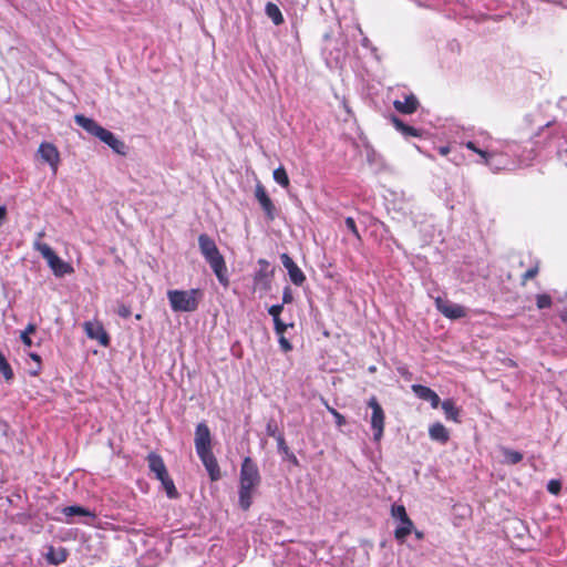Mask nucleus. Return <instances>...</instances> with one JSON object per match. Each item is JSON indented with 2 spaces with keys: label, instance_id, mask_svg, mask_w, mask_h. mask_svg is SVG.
<instances>
[{
  "label": "nucleus",
  "instance_id": "c9c22d12",
  "mask_svg": "<svg viewBox=\"0 0 567 567\" xmlns=\"http://www.w3.org/2000/svg\"><path fill=\"white\" fill-rule=\"evenodd\" d=\"M284 310V305H272L269 309H268V312L269 315L272 317L274 320L276 319H279L280 318V315Z\"/></svg>",
  "mask_w": 567,
  "mask_h": 567
},
{
  "label": "nucleus",
  "instance_id": "2eb2a0df",
  "mask_svg": "<svg viewBox=\"0 0 567 567\" xmlns=\"http://www.w3.org/2000/svg\"><path fill=\"white\" fill-rule=\"evenodd\" d=\"M198 457L203 462L206 471L208 472L210 481H218L221 477V473L213 451L199 454Z\"/></svg>",
  "mask_w": 567,
  "mask_h": 567
},
{
  "label": "nucleus",
  "instance_id": "473e14b6",
  "mask_svg": "<svg viewBox=\"0 0 567 567\" xmlns=\"http://www.w3.org/2000/svg\"><path fill=\"white\" fill-rule=\"evenodd\" d=\"M547 491L553 495H558L561 491V482L559 480H550L547 484Z\"/></svg>",
  "mask_w": 567,
  "mask_h": 567
},
{
  "label": "nucleus",
  "instance_id": "de8ad7c7",
  "mask_svg": "<svg viewBox=\"0 0 567 567\" xmlns=\"http://www.w3.org/2000/svg\"><path fill=\"white\" fill-rule=\"evenodd\" d=\"M322 402L327 410L333 415V417L339 413L334 408L330 406L324 399H322Z\"/></svg>",
  "mask_w": 567,
  "mask_h": 567
},
{
  "label": "nucleus",
  "instance_id": "aec40b11",
  "mask_svg": "<svg viewBox=\"0 0 567 567\" xmlns=\"http://www.w3.org/2000/svg\"><path fill=\"white\" fill-rule=\"evenodd\" d=\"M441 404L442 410L444 411L445 417L455 423H460L461 409L455 405V402L452 399L444 400Z\"/></svg>",
  "mask_w": 567,
  "mask_h": 567
},
{
  "label": "nucleus",
  "instance_id": "864d4df0",
  "mask_svg": "<svg viewBox=\"0 0 567 567\" xmlns=\"http://www.w3.org/2000/svg\"><path fill=\"white\" fill-rule=\"evenodd\" d=\"M447 153H449V148L447 147L441 148V154L445 155Z\"/></svg>",
  "mask_w": 567,
  "mask_h": 567
},
{
  "label": "nucleus",
  "instance_id": "37998d69",
  "mask_svg": "<svg viewBox=\"0 0 567 567\" xmlns=\"http://www.w3.org/2000/svg\"><path fill=\"white\" fill-rule=\"evenodd\" d=\"M21 341L24 346L27 347H31L32 346V340L30 338V336H27V333H21Z\"/></svg>",
  "mask_w": 567,
  "mask_h": 567
},
{
  "label": "nucleus",
  "instance_id": "7c9ffc66",
  "mask_svg": "<svg viewBox=\"0 0 567 567\" xmlns=\"http://www.w3.org/2000/svg\"><path fill=\"white\" fill-rule=\"evenodd\" d=\"M266 433L268 436H271L274 439H277L278 436L282 435L281 432H279L278 425L275 420H269L266 425Z\"/></svg>",
  "mask_w": 567,
  "mask_h": 567
},
{
  "label": "nucleus",
  "instance_id": "4be33fe9",
  "mask_svg": "<svg viewBox=\"0 0 567 567\" xmlns=\"http://www.w3.org/2000/svg\"><path fill=\"white\" fill-rule=\"evenodd\" d=\"M501 452L504 456L503 462L507 465H516L523 460V454L518 451L508 447H501Z\"/></svg>",
  "mask_w": 567,
  "mask_h": 567
},
{
  "label": "nucleus",
  "instance_id": "f3484780",
  "mask_svg": "<svg viewBox=\"0 0 567 567\" xmlns=\"http://www.w3.org/2000/svg\"><path fill=\"white\" fill-rule=\"evenodd\" d=\"M147 462H148V467H150L151 472H153L155 474L157 480H161L165 475L168 474L166 465H165L162 456L158 455L157 453H154V452L150 453L147 455Z\"/></svg>",
  "mask_w": 567,
  "mask_h": 567
},
{
  "label": "nucleus",
  "instance_id": "603ef678",
  "mask_svg": "<svg viewBox=\"0 0 567 567\" xmlns=\"http://www.w3.org/2000/svg\"><path fill=\"white\" fill-rule=\"evenodd\" d=\"M414 535L417 539H423L424 537V534L423 532H420V530H414Z\"/></svg>",
  "mask_w": 567,
  "mask_h": 567
},
{
  "label": "nucleus",
  "instance_id": "6ab92c4d",
  "mask_svg": "<svg viewBox=\"0 0 567 567\" xmlns=\"http://www.w3.org/2000/svg\"><path fill=\"white\" fill-rule=\"evenodd\" d=\"M391 122H392L393 126L404 136H413V137L422 136L421 130H417L413 126L405 124L401 118H399L395 115H393L391 117Z\"/></svg>",
  "mask_w": 567,
  "mask_h": 567
},
{
  "label": "nucleus",
  "instance_id": "79ce46f5",
  "mask_svg": "<svg viewBox=\"0 0 567 567\" xmlns=\"http://www.w3.org/2000/svg\"><path fill=\"white\" fill-rule=\"evenodd\" d=\"M334 420H336V424L341 427L343 425L347 424V420L346 417L341 414V413H338L336 416H334Z\"/></svg>",
  "mask_w": 567,
  "mask_h": 567
},
{
  "label": "nucleus",
  "instance_id": "4c0bfd02",
  "mask_svg": "<svg viewBox=\"0 0 567 567\" xmlns=\"http://www.w3.org/2000/svg\"><path fill=\"white\" fill-rule=\"evenodd\" d=\"M293 301V296L290 287H285L282 291V305H288Z\"/></svg>",
  "mask_w": 567,
  "mask_h": 567
},
{
  "label": "nucleus",
  "instance_id": "dca6fc26",
  "mask_svg": "<svg viewBox=\"0 0 567 567\" xmlns=\"http://www.w3.org/2000/svg\"><path fill=\"white\" fill-rule=\"evenodd\" d=\"M411 389L419 399L430 402L433 409L439 408L441 403L440 396L431 388L422 384H413Z\"/></svg>",
  "mask_w": 567,
  "mask_h": 567
},
{
  "label": "nucleus",
  "instance_id": "58836bf2",
  "mask_svg": "<svg viewBox=\"0 0 567 567\" xmlns=\"http://www.w3.org/2000/svg\"><path fill=\"white\" fill-rule=\"evenodd\" d=\"M117 315L122 318H128L131 316V307L126 305H120L117 308Z\"/></svg>",
  "mask_w": 567,
  "mask_h": 567
},
{
  "label": "nucleus",
  "instance_id": "cd10ccee",
  "mask_svg": "<svg viewBox=\"0 0 567 567\" xmlns=\"http://www.w3.org/2000/svg\"><path fill=\"white\" fill-rule=\"evenodd\" d=\"M289 279L295 286H302L307 278L303 271L297 266L289 274Z\"/></svg>",
  "mask_w": 567,
  "mask_h": 567
},
{
  "label": "nucleus",
  "instance_id": "39448f33",
  "mask_svg": "<svg viewBox=\"0 0 567 567\" xmlns=\"http://www.w3.org/2000/svg\"><path fill=\"white\" fill-rule=\"evenodd\" d=\"M33 247L47 260L56 277H63L74 271L73 267L63 261L48 244L35 240Z\"/></svg>",
  "mask_w": 567,
  "mask_h": 567
},
{
  "label": "nucleus",
  "instance_id": "ddd939ff",
  "mask_svg": "<svg viewBox=\"0 0 567 567\" xmlns=\"http://www.w3.org/2000/svg\"><path fill=\"white\" fill-rule=\"evenodd\" d=\"M38 152L41 158L51 166L53 173H56L60 163V154L55 145L43 142L40 144Z\"/></svg>",
  "mask_w": 567,
  "mask_h": 567
},
{
  "label": "nucleus",
  "instance_id": "6e6552de",
  "mask_svg": "<svg viewBox=\"0 0 567 567\" xmlns=\"http://www.w3.org/2000/svg\"><path fill=\"white\" fill-rule=\"evenodd\" d=\"M259 269L254 275V290L268 291L271 287L274 270L269 269V262L266 259L258 260Z\"/></svg>",
  "mask_w": 567,
  "mask_h": 567
},
{
  "label": "nucleus",
  "instance_id": "3c124183",
  "mask_svg": "<svg viewBox=\"0 0 567 567\" xmlns=\"http://www.w3.org/2000/svg\"><path fill=\"white\" fill-rule=\"evenodd\" d=\"M30 358L38 363V368L40 369L41 365V357L37 353H30Z\"/></svg>",
  "mask_w": 567,
  "mask_h": 567
},
{
  "label": "nucleus",
  "instance_id": "ea45409f",
  "mask_svg": "<svg viewBox=\"0 0 567 567\" xmlns=\"http://www.w3.org/2000/svg\"><path fill=\"white\" fill-rule=\"evenodd\" d=\"M279 343H280L281 349L286 352H288L292 349L291 343L284 336H279Z\"/></svg>",
  "mask_w": 567,
  "mask_h": 567
},
{
  "label": "nucleus",
  "instance_id": "49530a36",
  "mask_svg": "<svg viewBox=\"0 0 567 567\" xmlns=\"http://www.w3.org/2000/svg\"><path fill=\"white\" fill-rule=\"evenodd\" d=\"M322 402L327 410L333 415V417L339 413L334 408L330 406L324 399H322Z\"/></svg>",
  "mask_w": 567,
  "mask_h": 567
},
{
  "label": "nucleus",
  "instance_id": "423d86ee",
  "mask_svg": "<svg viewBox=\"0 0 567 567\" xmlns=\"http://www.w3.org/2000/svg\"><path fill=\"white\" fill-rule=\"evenodd\" d=\"M391 516L400 522V525L394 529V537L398 542L403 543L414 530V523L409 517L406 509L402 504H393L391 506Z\"/></svg>",
  "mask_w": 567,
  "mask_h": 567
},
{
  "label": "nucleus",
  "instance_id": "20e7f679",
  "mask_svg": "<svg viewBox=\"0 0 567 567\" xmlns=\"http://www.w3.org/2000/svg\"><path fill=\"white\" fill-rule=\"evenodd\" d=\"M204 297L199 288L189 290L172 289L167 291V299L174 312H194Z\"/></svg>",
  "mask_w": 567,
  "mask_h": 567
},
{
  "label": "nucleus",
  "instance_id": "a18cd8bd",
  "mask_svg": "<svg viewBox=\"0 0 567 567\" xmlns=\"http://www.w3.org/2000/svg\"><path fill=\"white\" fill-rule=\"evenodd\" d=\"M37 330L35 326L33 323H29L24 331H22V333H27V336H30L31 333H34Z\"/></svg>",
  "mask_w": 567,
  "mask_h": 567
},
{
  "label": "nucleus",
  "instance_id": "393cba45",
  "mask_svg": "<svg viewBox=\"0 0 567 567\" xmlns=\"http://www.w3.org/2000/svg\"><path fill=\"white\" fill-rule=\"evenodd\" d=\"M167 496L169 498H177L178 497V492L175 487V484L173 482V480L171 478L169 474L165 475L163 478L159 480Z\"/></svg>",
  "mask_w": 567,
  "mask_h": 567
},
{
  "label": "nucleus",
  "instance_id": "a878e982",
  "mask_svg": "<svg viewBox=\"0 0 567 567\" xmlns=\"http://www.w3.org/2000/svg\"><path fill=\"white\" fill-rule=\"evenodd\" d=\"M274 179L284 188H288L290 185V181L287 174V171L284 166H279L274 171Z\"/></svg>",
  "mask_w": 567,
  "mask_h": 567
},
{
  "label": "nucleus",
  "instance_id": "f03ea898",
  "mask_svg": "<svg viewBox=\"0 0 567 567\" xmlns=\"http://www.w3.org/2000/svg\"><path fill=\"white\" fill-rule=\"evenodd\" d=\"M198 246L202 255L210 266L219 284L224 287H228L229 278L226 261L214 239L207 234H200L198 237Z\"/></svg>",
  "mask_w": 567,
  "mask_h": 567
},
{
  "label": "nucleus",
  "instance_id": "1a4fd4ad",
  "mask_svg": "<svg viewBox=\"0 0 567 567\" xmlns=\"http://www.w3.org/2000/svg\"><path fill=\"white\" fill-rule=\"evenodd\" d=\"M436 309L445 317L452 320L466 317L467 310L465 307L453 303L450 300L437 297L435 299Z\"/></svg>",
  "mask_w": 567,
  "mask_h": 567
},
{
  "label": "nucleus",
  "instance_id": "4468645a",
  "mask_svg": "<svg viewBox=\"0 0 567 567\" xmlns=\"http://www.w3.org/2000/svg\"><path fill=\"white\" fill-rule=\"evenodd\" d=\"M420 106V102L417 97L413 94H406L404 95V100H394L393 101V107L396 112L404 114V115H411L417 111Z\"/></svg>",
  "mask_w": 567,
  "mask_h": 567
},
{
  "label": "nucleus",
  "instance_id": "72a5a7b5",
  "mask_svg": "<svg viewBox=\"0 0 567 567\" xmlns=\"http://www.w3.org/2000/svg\"><path fill=\"white\" fill-rule=\"evenodd\" d=\"M346 226L358 239H361L355 220L352 217L346 218Z\"/></svg>",
  "mask_w": 567,
  "mask_h": 567
},
{
  "label": "nucleus",
  "instance_id": "412c9836",
  "mask_svg": "<svg viewBox=\"0 0 567 567\" xmlns=\"http://www.w3.org/2000/svg\"><path fill=\"white\" fill-rule=\"evenodd\" d=\"M265 12L275 25H280L285 22L284 16L277 4L268 2L265 7Z\"/></svg>",
  "mask_w": 567,
  "mask_h": 567
},
{
  "label": "nucleus",
  "instance_id": "5fc2aeb1",
  "mask_svg": "<svg viewBox=\"0 0 567 567\" xmlns=\"http://www.w3.org/2000/svg\"><path fill=\"white\" fill-rule=\"evenodd\" d=\"M515 362L511 360V367H515Z\"/></svg>",
  "mask_w": 567,
  "mask_h": 567
},
{
  "label": "nucleus",
  "instance_id": "5701e85b",
  "mask_svg": "<svg viewBox=\"0 0 567 567\" xmlns=\"http://www.w3.org/2000/svg\"><path fill=\"white\" fill-rule=\"evenodd\" d=\"M62 513L66 517L80 515V516H89V517L95 518V514L93 512L89 511L85 507L79 506V505L66 506L62 509Z\"/></svg>",
  "mask_w": 567,
  "mask_h": 567
},
{
  "label": "nucleus",
  "instance_id": "f704fd0d",
  "mask_svg": "<svg viewBox=\"0 0 567 567\" xmlns=\"http://www.w3.org/2000/svg\"><path fill=\"white\" fill-rule=\"evenodd\" d=\"M277 441L278 451L282 454H289L290 450L286 443L284 434L275 439Z\"/></svg>",
  "mask_w": 567,
  "mask_h": 567
},
{
  "label": "nucleus",
  "instance_id": "e433bc0d",
  "mask_svg": "<svg viewBox=\"0 0 567 567\" xmlns=\"http://www.w3.org/2000/svg\"><path fill=\"white\" fill-rule=\"evenodd\" d=\"M274 323H275V331H276V333L278 336H284V333L286 332L288 326L286 323H284L280 318L274 320Z\"/></svg>",
  "mask_w": 567,
  "mask_h": 567
},
{
  "label": "nucleus",
  "instance_id": "09e8293b",
  "mask_svg": "<svg viewBox=\"0 0 567 567\" xmlns=\"http://www.w3.org/2000/svg\"><path fill=\"white\" fill-rule=\"evenodd\" d=\"M7 217V209L4 206H0V226Z\"/></svg>",
  "mask_w": 567,
  "mask_h": 567
},
{
  "label": "nucleus",
  "instance_id": "8fccbe9b",
  "mask_svg": "<svg viewBox=\"0 0 567 567\" xmlns=\"http://www.w3.org/2000/svg\"><path fill=\"white\" fill-rule=\"evenodd\" d=\"M465 147L473 151L474 153L478 150V147H476L475 143L472 141L466 142Z\"/></svg>",
  "mask_w": 567,
  "mask_h": 567
},
{
  "label": "nucleus",
  "instance_id": "9b49d317",
  "mask_svg": "<svg viewBox=\"0 0 567 567\" xmlns=\"http://www.w3.org/2000/svg\"><path fill=\"white\" fill-rule=\"evenodd\" d=\"M255 197L264 210L267 219L274 220L276 218V206L267 194L265 186L259 182L255 187Z\"/></svg>",
  "mask_w": 567,
  "mask_h": 567
},
{
  "label": "nucleus",
  "instance_id": "c756f323",
  "mask_svg": "<svg viewBox=\"0 0 567 567\" xmlns=\"http://www.w3.org/2000/svg\"><path fill=\"white\" fill-rule=\"evenodd\" d=\"M539 272V261H536L533 267L527 269L520 277V285L526 286L527 281L534 279Z\"/></svg>",
  "mask_w": 567,
  "mask_h": 567
},
{
  "label": "nucleus",
  "instance_id": "bb28decb",
  "mask_svg": "<svg viewBox=\"0 0 567 567\" xmlns=\"http://www.w3.org/2000/svg\"><path fill=\"white\" fill-rule=\"evenodd\" d=\"M66 556L68 555L65 549H60L58 553H55L53 547H50L47 558L51 564L58 565L65 561Z\"/></svg>",
  "mask_w": 567,
  "mask_h": 567
},
{
  "label": "nucleus",
  "instance_id": "a19ab883",
  "mask_svg": "<svg viewBox=\"0 0 567 567\" xmlns=\"http://www.w3.org/2000/svg\"><path fill=\"white\" fill-rule=\"evenodd\" d=\"M475 153L478 154L483 158L484 164H486V165L489 164V159L492 157L491 153L483 151L481 148H478Z\"/></svg>",
  "mask_w": 567,
  "mask_h": 567
},
{
  "label": "nucleus",
  "instance_id": "f257e3e1",
  "mask_svg": "<svg viewBox=\"0 0 567 567\" xmlns=\"http://www.w3.org/2000/svg\"><path fill=\"white\" fill-rule=\"evenodd\" d=\"M261 484V475L256 462L246 456L239 472L238 504L243 511H248L252 504L256 489Z\"/></svg>",
  "mask_w": 567,
  "mask_h": 567
},
{
  "label": "nucleus",
  "instance_id": "a211bd4d",
  "mask_svg": "<svg viewBox=\"0 0 567 567\" xmlns=\"http://www.w3.org/2000/svg\"><path fill=\"white\" fill-rule=\"evenodd\" d=\"M429 436L442 445L450 441V432L441 422H435L429 427Z\"/></svg>",
  "mask_w": 567,
  "mask_h": 567
},
{
  "label": "nucleus",
  "instance_id": "7ed1b4c3",
  "mask_svg": "<svg viewBox=\"0 0 567 567\" xmlns=\"http://www.w3.org/2000/svg\"><path fill=\"white\" fill-rule=\"evenodd\" d=\"M75 123L81 126L89 134L97 137L100 141L110 146L116 154L126 155L127 146L118 140L111 131L102 127L93 118L86 117L83 114L74 115Z\"/></svg>",
  "mask_w": 567,
  "mask_h": 567
},
{
  "label": "nucleus",
  "instance_id": "9d476101",
  "mask_svg": "<svg viewBox=\"0 0 567 567\" xmlns=\"http://www.w3.org/2000/svg\"><path fill=\"white\" fill-rule=\"evenodd\" d=\"M195 449L197 455L212 451V434L205 422L197 424L195 430Z\"/></svg>",
  "mask_w": 567,
  "mask_h": 567
},
{
  "label": "nucleus",
  "instance_id": "2f4dec72",
  "mask_svg": "<svg viewBox=\"0 0 567 567\" xmlns=\"http://www.w3.org/2000/svg\"><path fill=\"white\" fill-rule=\"evenodd\" d=\"M281 262L284 267L287 269L288 274L296 268L298 265L293 261V259L288 254H281L280 256Z\"/></svg>",
  "mask_w": 567,
  "mask_h": 567
},
{
  "label": "nucleus",
  "instance_id": "f8f14e48",
  "mask_svg": "<svg viewBox=\"0 0 567 567\" xmlns=\"http://www.w3.org/2000/svg\"><path fill=\"white\" fill-rule=\"evenodd\" d=\"M84 331L87 338L92 340H97L99 343L103 347H107L110 344V336L104 329L102 322L100 321H86L83 324Z\"/></svg>",
  "mask_w": 567,
  "mask_h": 567
},
{
  "label": "nucleus",
  "instance_id": "b1692460",
  "mask_svg": "<svg viewBox=\"0 0 567 567\" xmlns=\"http://www.w3.org/2000/svg\"><path fill=\"white\" fill-rule=\"evenodd\" d=\"M0 373L2 374L6 382L10 383L14 379L13 370L8 362L7 358L0 351Z\"/></svg>",
  "mask_w": 567,
  "mask_h": 567
},
{
  "label": "nucleus",
  "instance_id": "c03bdc74",
  "mask_svg": "<svg viewBox=\"0 0 567 567\" xmlns=\"http://www.w3.org/2000/svg\"><path fill=\"white\" fill-rule=\"evenodd\" d=\"M288 458L289 462H291L295 466H299V460L297 458V456L289 452V454H285Z\"/></svg>",
  "mask_w": 567,
  "mask_h": 567
},
{
  "label": "nucleus",
  "instance_id": "0eeeda50",
  "mask_svg": "<svg viewBox=\"0 0 567 567\" xmlns=\"http://www.w3.org/2000/svg\"><path fill=\"white\" fill-rule=\"evenodd\" d=\"M368 406L372 410L371 429L373 431V440L380 442L384 433L385 413L374 395L369 399Z\"/></svg>",
  "mask_w": 567,
  "mask_h": 567
},
{
  "label": "nucleus",
  "instance_id": "c85d7f7f",
  "mask_svg": "<svg viewBox=\"0 0 567 567\" xmlns=\"http://www.w3.org/2000/svg\"><path fill=\"white\" fill-rule=\"evenodd\" d=\"M536 306L539 310L550 308L553 306L551 296L548 293H538L535 297Z\"/></svg>",
  "mask_w": 567,
  "mask_h": 567
}]
</instances>
